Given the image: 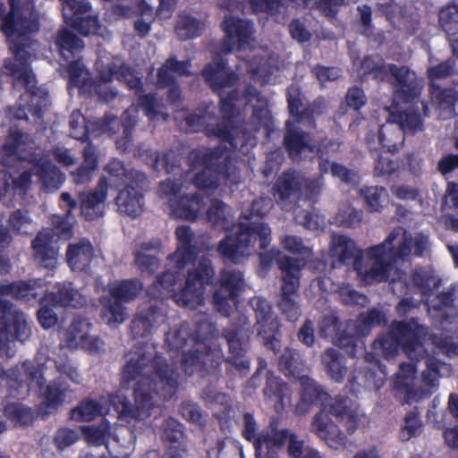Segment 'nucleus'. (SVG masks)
Returning a JSON list of instances; mask_svg holds the SVG:
<instances>
[{"label": "nucleus", "mask_w": 458, "mask_h": 458, "mask_svg": "<svg viewBox=\"0 0 458 458\" xmlns=\"http://www.w3.org/2000/svg\"><path fill=\"white\" fill-rule=\"evenodd\" d=\"M54 43L59 55L67 62L72 60L85 47L84 41L68 28H60L55 35Z\"/></svg>", "instance_id": "40"}, {"label": "nucleus", "mask_w": 458, "mask_h": 458, "mask_svg": "<svg viewBox=\"0 0 458 458\" xmlns=\"http://www.w3.org/2000/svg\"><path fill=\"white\" fill-rule=\"evenodd\" d=\"M137 113L136 108L129 107L123 113L121 119L112 114H106L95 124L101 132L114 134L119 126L122 125L123 134H132V130L138 122Z\"/></svg>", "instance_id": "38"}, {"label": "nucleus", "mask_w": 458, "mask_h": 458, "mask_svg": "<svg viewBox=\"0 0 458 458\" xmlns=\"http://www.w3.org/2000/svg\"><path fill=\"white\" fill-rule=\"evenodd\" d=\"M386 244H377L371 246L367 250L368 258L373 261L371 267L364 269L362 263V274L358 275L365 284H373L374 282L386 281L388 272L394 263L386 253Z\"/></svg>", "instance_id": "27"}, {"label": "nucleus", "mask_w": 458, "mask_h": 458, "mask_svg": "<svg viewBox=\"0 0 458 458\" xmlns=\"http://www.w3.org/2000/svg\"><path fill=\"white\" fill-rule=\"evenodd\" d=\"M191 170L201 167L192 177V184L200 191H216L221 185L227 188L241 182L240 168L233 164L226 148H193L187 156Z\"/></svg>", "instance_id": "3"}, {"label": "nucleus", "mask_w": 458, "mask_h": 458, "mask_svg": "<svg viewBox=\"0 0 458 458\" xmlns=\"http://www.w3.org/2000/svg\"><path fill=\"white\" fill-rule=\"evenodd\" d=\"M47 290V283L43 278L0 283V295L9 296L29 306L45 303Z\"/></svg>", "instance_id": "14"}, {"label": "nucleus", "mask_w": 458, "mask_h": 458, "mask_svg": "<svg viewBox=\"0 0 458 458\" xmlns=\"http://www.w3.org/2000/svg\"><path fill=\"white\" fill-rule=\"evenodd\" d=\"M191 60L179 61L174 55L169 56L157 69V87L164 89L169 84L174 83V81H176L174 74L184 77L191 76Z\"/></svg>", "instance_id": "39"}, {"label": "nucleus", "mask_w": 458, "mask_h": 458, "mask_svg": "<svg viewBox=\"0 0 458 458\" xmlns=\"http://www.w3.org/2000/svg\"><path fill=\"white\" fill-rule=\"evenodd\" d=\"M210 356H212L210 349L206 346L205 341L194 344L188 350H183L180 360L181 369L189 377L196 372L210 373L206 368L207 360H209ZM210 360L214 369L212 373L219 372L221 358L218 357L217 360L210 359Z\"/></svg>", "instance_id": "24"}, {"label": "nucleus", "mask_w": 458, "mask_h": 458, "mask_svg": "<svg viewBox=\"0 0 458 458\" xmlns=\"http://www.w3.org/2000/svg\"><path fill=\"white\" fill-rule=\"evenodd\" d=\"M398 233L392 231L388 236L380 244H386V253L395 264L399 259H404L409 257L412 249V238L404 233L397 248L394 247V242L396 240Z\"/></svg>", "instance_id": "57"}, {"label": "nucleus", "mask_w": 458, "mask_h": 458, "mask_svg": "<svg viewBox=\"0 0 458 458\" xmlns=\"http://www.w3.org/2000/svg\"><path fill=\"white\" fill-rule=\"evenodd\" d=\"M405 140V135L402 127L397 126L394 122H387L380 125L377 134L373 131L367 133L365 141L367 148L370 152L386 150V152L394 153L403 147Z\"/></svg>", "instance_id": "19"}, {"label": "nucleus", "mask_w": 458, "mask_h": 458, "mask_svg": "<svg viewBox=\"0 0 458 458\" xmlns=\"http://www.w3.org/2000/svg\"><path fill=\"white\" fill-rule=\"evenodd\" d=\"M393 94L396 100L405 104L419 101L423 89V81L408 66L391 64Z\"/></svg>", "instance_id": "16"}, {"label": "nucleus", "mask_w": 458, "mask_h": 458, "mask_svg": "<svg viewBox=\"0 0 458 458\" xmlns=\"http://www.w3.org/2000/svg\"><path fill=\"white\" fill-rule=\"evenodd\" d=\"M267 400L274 403L275 410L279 412L284 409V399L290 394L289 386L273 371H267L266 375V385L263 389Z\"/></svg>", "instance_id": "43"}, {"label": "nucleus", "mask_w": 458, "mask_h": 458, "mask_svg": "<svg viewBox=\"0 0 458 458\" xmlns=\"http://www.w3.org/2000/svg\"><path fill=\"white\" fill-rule=\"evenodd\" d=\"M390 122L402 127L403 133L414 134L423 130V121L420 114L413 110L390 112Z\"/></svg>", "instance_id": "58"}, {"label": "nucleus", "mask_w": 458, "mask_h": 458, "mask_svg": "<svg viewBox=\"0 0 458 458\" xmlns=\"http://www.w3.org/2000/svg\"><path fill=\"white\" fill-rule=\"evenodd\" d=\"M93 257V247L89 241L70 244L66 250V260L72 270L84 271Z\"/></svg>", "instance_id": "48"}, {"label": "nucleus", "mask_w": 458, "mask_h": 458, "mask_svg": "<svg viewBox=\"0 0 458 458\" xmlns=\"http://www.w3.org/2000/svg\"><path fill=\"white\" fill-rule=\"evenodd\" d=\"M46 298L45 303H50L53 307L78 309L86 303L83 295L69 281L57 282L51 292L47 289Z\"/></svg>", "instance_id": "35"}, {"label": "nucleus", "mask_w": 458, "mask_h": 458, "mask_svg": "<svg viewBox=\"0 0 458 458\" xmlns=\"http://www.w3.org/2000/svg\"><path fill=\"white\" fill-rule=\"evenodd\" d=\"M278 367L285 377L301 379L303 377L305 362L299 351L293 348H285L279 357Z\"/></svg>", "instance_id": "51"}, {"label": "nucleus", "mask_w": 458, "mask_h": 458, "mask_svg": "<svg viewBox=\"0 0 458 458\" xmlns=\"http://www.w3.org/2000/svg\"><path fill=\"white\" fill-rule=\"evenodd\" d=\"M203 23L191 14L181 15L174 27L177 38L182 40H189L201 35Z\"/></svg>", "instance_id": "59"}, {"label": "nucleus", "mask_w": 458, "mask_h": 458, "mask_svg": "<svg viewBox=\"0 0 458 458\" xmlns=\"http://www.w3.org/2000/svg\"><path fill=\"white\" fill-rule=\"evenodd\" d=\"M438 21L441 29L448 36L458 34V4H450L439 11Z\"/></svg>", "instance_id": "63"}, {"label": "nucleus", "mask_w": 458, "mask_h": 458, "mask_svg": "<svg viewBox=\"0 0 458 458\" xmlns=\"http://www.w3.org/2000/svg\"><path fill=\"white\" fill-rule=\"evenodd\" d=\"M31 335V328L23 311L9 300L0 297V358L15 354L13 342L24 343Z\"/></svg>", "instance_id": "6"}, {"label": "nucleus", "mask_w": 458, "mask_h": 458, "mask_svg": "<svg viewBox=\"0 0 458 458\" xmlns=\"http://www.w3.org/2000/svg\"><path fill=\"white\" fill-rule=\"evenodd\" d=\"M300 382V401L296 405V413L304 415L311 405H319L325 411L326 403L330 399V395L325 388L313 378L306 376L301 377Z\"/></svg>", "instance_id": "31"}, {"label": "nucleus", "mask_w": 458, "mask_h": 458, "mask_svg": "<svg viewBox=\"0 0 458 458\" xmlns=\"http://www.w3.org/2000/svg\"><path fill=\"white\" fill-rule=\"evenodd\" d=\"M65 23L84 37L99 35L101 23L98 16L91 13L87 0H67L63 7Z\"/></svg>", "instance_id": "13"}, {"label": "nucleus", "mask_w": 458, "mask_h": 458, "mask_svg": "<svg viewBox=\"0 0 458 458\" xmlns=\"http://www.w3.org/2000/svg\"><path fill=\"white\" fill-rule=\"evenodd\" d=\"M310 427L311 431L323 439L329 447L338 450L345 446L347 441L345 434L323 410L314 415Z\"/></svg>", "instance_id": "30"}, {"label": "nucleus", "mask_w": 458, "mask_h": 458, "mask_svg": "<svg viewBox=\"0 0 458 458\" xmlns=\"http://www.w3.org/2000/svg\"><path fill=\"white\" fill-rule=\"evenodd\" d=\"M372 348L386 360L395 357L401 349L397 337L392 334L390 327L386 334L379 336L372 344Z\"/></svg>", "instance_id": "61"}, {"label": "nucleus", "mask_w": 458, "mask_h": 458, "mask_svg": "<svg viewBox=\"0 0 458 458\" xmlns=\"http://www.w3.org/2000/svg\"><path fill=\"white\" fill-rule=\"evenodd\" d=\"M182 428L183 426L178 420L168 417L165 419L160 425V438L164 443H169L171 445L181 444L184 436Z\"/></svg>", "instance_id": "62"}, {"label": "nucleus", "mask_w": 458, "mask_h": 458, "mask_svg": "<svg viewBox=\"0 0 458 458\" xmlns=\"http://www.w3.org/2000/svg\"><path fill=\"white\" fill-rule=\"evenodd\" d=\"M132 174L135 182H129L123 190L119 191L114 201L119 213L136 218L143 212L144 195L141 190L146 186L148 179L144 173Z\"/></svg>", "instance_id": "17"}, {"label": "nucleus", "mask_w": 458, "mask_h": 458, "mask_svg": "<svg viewBox=\"0 0 458 458\" xmlns=\"http://www.w3.org/2000/svg\"><path fill=\"white\" fill-rule=\"evenodd\" d=\"M69 391V384L62 377H57L47 385L43 394V405L48 412L56 411L64 404Z\"/></svg>", "instance_id": "45"}, {"label": "nucleus", "mask_w": 458, "mask_h": 458, "mask_svg": "<svg viewBox=\"0 0 458 458\" xmlns=\"http://www.w3.org/2000/svg\"><path fill=\"white\" fill-rule=\"evenodd\" d=\"M32 57H29L28 63L22 61H9L4 67L10 74L15 77L25 88L16 105L11 106L6 110V115L13 120H28V113L38 119L44 115L46 107L49 104L48 92L37 86L35 75L30 69Z\"/></svg>", "instance_id": "4"}, {"label": "nucleus", "mask_w": 458, "mask_h": 458, "mask_svg": "<svg viewBox=\"0 0 458 458\" xmlns=\"http://www.w3.org/2000/svg\"><path fill=\"white\" fill-rule=\"evenodd\" d=\"M143 283L139 278L123 279L109 288V294L123 303L134 301L142 292Z\"/></svg>", "instance_id": "54"}, {"label": "nucleus", "mask_w": 458, "mask_h": 458, "mask_svg": "<svg viewBox=\"0 0 458 458\" xmlns=\"http://www.w3.org/2000/svg\"><path fill=\"white\" fill-rule=\"evenodd\" d=\"M99 302L102 306L101 318L103 321L110 327L122 324L126 317V308L123 302L118 299L109 296H101Z\"/></svg>", "instance_id": "52"}, {"label": "nucleus", "mask_w": 458, "mask_h": 458, "mask_svg": "<svg viewBox=\"0 0 458 458\" xmlns=\"http://www.w3.org/2000/svg\"><path fill=\"white\" fill-rule=\"evenodd\" d=\"M6 377L9 387L15 389L24 386L28 389L33 387L42 389L46 383L43 376V365L34 360H25L21 365L7 370Z\"/></svg>", "instance_id": "25"}, {"label": "nucleus", "mask_w": 458, "mask_h": 458, "mask_svg": "<svg viewBox=\"0 0 458 458\" xmlns=\"http://www.w3.org/2000/svg\"><path fill=\"white\" fill-rule=\"evenodd\" d=\"M304 177L294 170H287L276 179L273 187L274 196L278 202H296L302 194Z\"/></svg>", "instance_id": "33"}, {"label": "nucleus", "mask_w": 458, "mask_h": 458, "mask_svg": "<svg viewBox=\"0 0 458 458\" xmlns=\"http://www.w3.org/2000/svg\"><path fill=\"white\" fill-rule=\"evenodd\" d=\"M174 265L175 268L174 271H164L148 286L146 293L150 299L165 300L168 296L173 297L174 293H175L174 288L180 279L181 270L183 269L178 268L174 263Z\"/></svg>", "instance_id": "41"}, {"label": "nucleus", "mask_w": 458, "mask_h": 458, "mask_svg": "<svg viewBox=\"0 0 458 458\" xmlns=\"http://www.w3.org/2000/svg\"><path fill=\"white\" fill-rule=\"evenodd\" d=\"M287 110L294 126L302 125L307 129H317V119L327 112V102L318 97L311 102H304L301 88L292 84L286 89Z\"/></svg>", "instance_id": "9"}, {"label": "nucleus", "mask_w": 458, "mask_h": 458, "mask_svg": "<svg viewBox=\"0 0 458 458\" xmlns=\"http://www.w3.org/2000/svg\"><path fill=\"white\" fill-rule=\"evenodd\" d=\"M328 409L325 412L334 416L338 421L344 422L349 435H352L359 426V413L356 409L352 407V400L347 396L336 395L335 398L329 399Z\"/></svg>", "instance_id": "37"}, {"label": "nucleus", "mask_w": 458, "mask_h": 458, "mask_svg": "<svg viewBox=\"0 0 458 458\" xmlns=\"http://www.w3.org/2000/svg\"><path fill=\"white\" fill-rule=\"evenodd\" d=\"M391 64H386L379 54L366 55L360 61L359 72L363 78H371L374 81H387L391 76Z\"/></svg>", "instance_id": "42"}, {"label": "nucleus", "mask_w": 458, "mask_h": 458, "mask_svg": "<svg viewBox=\"0 0 458 458\" xmlns=\"http://www.w3.org/2000/svg\"><path fill=\"white\" fill-rule=\"evenodd\" d=\"M160 248V242L149 241L142 242L134 254V263L141 272L154 274L159 267V259L156 253Z\"/></svg>", "instance_id": "44"}, {"label": "nucleus", "mask_w": 458, "mask_h": 458, "mask_svg": "<svg viewBox=\"0 0 458 458\" xmlns=\"http://www.w3.org/2000/svg\"><path fill=\"white\" fill-rule=\"evenodd\" d=\"M394 334L401 344L402 351L411 361H420L426 354L424 341L428 338V327L420 324L417 318L407 320H394L390 324Z\"/></svg>", "instance_id": "11"}, {"label": "nucleus", "mask_w": 458, "mask_h": 458, "mask_svg": "<svg viewBox=\"0 0 458 458\" xmlns=\"http://www.w3.org/2000/svg\"><path fill=\"white\" fill-rule=\"evenodd\" d=\"M166 320V313L161 307L150 304L138 312L131 322V332L133 339L146 338Z\"/></svg>", "instance_id": "26"}, {"label": "nucleus", "mask_w": 458, "mask_h": 458, "mask_svg": "<svg viewBox=\"0 0 458 458\" xmlns=\"http://www.w3.org/2000/svg\"><path fill=\"white\" fill-rule=\"evenodd\" d=\"M223 337L226 340L229 354L224 359L238 372H247L250 369V360L248 357V338L245 337L243 328H225Z\"/></svg>", "instance_id": "20"}, {"label": "nucleus", "mask_w": 458, "mask_h": 458, "mask_svg": "<svg viewBox=\"0 0 458 458\" xmlns=\"http://www.w3.org/2000/svg\"><path fill=\"white\" fill-rule=\"evenodd\" d=\"M4 412L7 419L19 426L31 425L35 419L33 410L20 403H6Z\"/></svg>", "instance_id": "60"}, {"label": "nucleus", "mask_w": 458, "mask_h": 458, "mask_svg": "<svg viewBox=\"0 0 458 458\" xmlns=\"http://www.w3.org/2000/svg\"><path fill=\"white\" fill-rule=\"evenodd\" d=\"M236 232L223 238L217 247L218 255L225 260L238 263L245 257L256 242L259 250H267L271 242V229L264 222L242 223L236 225Z\"/></svg>", "instance_id": "5"}, {"label": "nucleus", "mask_w": 458, "mask_h": 458, "mask_svg": "<svg viewBox=\"0 0 458 458\" xmlns=\"http://www.w3.org/2000/svg\"><path fill=\"white\" fill-rule=\"evenodd\" d=\"M52 230H44L37 233L31 242L34 260L45 268H55L58 250L53 242L54 233L58 237H70L72 225L65 217L54 216L52 218Z\"/></svg>", "instance_id": "10"}, {"label": "nucleus", "mask_w": 458, "mask_h": 458, "mask_svg": "<svg viewBox=\"0 0 458 458\" xmlns=\"http://www.w3.org/2000/svg\"><path fill=\"white\" fill-rule=\"evenodd\" d=\"M239 129L233 122L224 121L216 124H209L206 128V136L208 138H216L221 143H228L233 149H241L243 147L238 137Z\"/></svg>", "instance_id": "46"}, {"label": "nucleus", "mask_w": 458, "mask_h": 458, "mask_svg": "<svg viewBox=\"0 0 458 458\" xmlns=\"http://www.w3.org/2000/svg\"><path fill=\"white\" fill-rule=\"evenodd\" d=\"M215 271L208 259H202L198 266L188 272L185 285L173 294L174 301L181 307L191 310L204 303L205 287L212 283Z\"/></svg>", "instance_id": "8"}, {"label": "nucleus", "mask_w": 458, "mask_h": 458, "mask_svg": "<svg viewBox=\"0 0 458 458\" xmlns=\"http://www.w3.org/2000/svg\"><path fill=\"white\" fill-rule=\"evenodd\" d=\"M283 145L289 158L293 161L301 160L305 151L313 152L310 133L294 126L293 122L284 123Z\"/></svg>", "instance_id": "32"}, {"label": "nucleus", "mask_w": 458, "mask_h": 458, "mask_svg": "<svg viewBox=\"0 0 458 458\" xmlns=\"http://www.w3.org/2000/svg\"><path fill=\"white\" fill-rule=\"evenodd\" d=\"M386 316L384 311L371 308L367 311L360 312L353 322V327L358 335L368 336L372 328L385 326Z\"/></svg>", "instance_id": "49"}, {"label": "nucleus", "mask_w": 458, "mask_h": 458, "mask_svg": "<svg viewBox=\"0 0 458 458\" xmlns=\"http://www.w3.org/2000/svg\"><path fill=\"white\" fill-rule=\"evenodd\" d=\"M221 29L226 38L221 47L225 54L233 51L235 43L238 49L245 48L253 34V23L250 21L233 15L225 16L221 22Z\"/></svg>", "instance_id": "22"}, {"label": "nucleus", "mask_w": 458, "mask_h": 458, "mask_svg": "<svg viewBox=\"0 0 458 458\" xmlns=\"http://www.w3.org/2000/svg\"><path fill=\"white\" fill-rule=\"evenodd\" d=\"M203 324H198L194 333L191 332L189 325L184 322L174 326L169 329L165 335V344L170 351L183 352L187 347H191L194 344L206 341L208 337L200 335V329Z\"/></svg>", "instance_id": "34"}, {"label": "nucleus", "mask_w": 458, "mask_h": 458, "mask_svg": "<svg viewBox=\"0 0 458 458\" xmlns=\"http://www.w3.org/2000/svg\"><path fill=\"white\" fill-rule=\"evenodd\" d=\"M282 271L283 284L278 308L288 321L294 322L301 315L298 289L300 287L301 270L304 266L302 259L283 256L276 260Z\"/></svg>", "instance_id": "7"}, {"label": "nucleus", "mask_w": 458, "mask_h": 458, "mask_svg": "<svg viewBox=\"0 0 458 458\" xmlns=\"http://www.w3.org/2000/svg\"><path fill=\"white\" fill-rule=\"evenodd\" d=\"M174 233L177 239V248L174 253L168 256V259L178 268H184L197 259L199 250L193 243L195 234L189 225L177 226Z\"/></svg>", "instance_id": "29"}, {"label": "nucleus", "mask_w": 458, "mask_h": 458, "mask_svg": "<svg viewBox=\"0 0 458 458\" xmlns=\"http://www.w3.org/2000/svg\"><path fill=\"white\" fill-rule=\"evenodd\" d=\"M36 174L42 182L43 189L47 192L58 190L64 181L61 170L50 162L38 163L36 165Z\"/></svg>", "instance_id": "53"}, {"label": "nucleus", "mask_w": 458, "mask_h": 458, "mask_svg": "<svg viewBox=\"0 0 458 458\" xmlns=\"http://www.w3.org/2000/svg\"><path fill=\"white\" fill-rule=\"evenodd\" d=\"M253 309L256 316V330L263 339V344L267 350L277 354L282 347L279 339V324L273 318L272 307L263 298H257L253 302Z\"/></svg>", "instance_id": "15"}, {"label": "nucleus", "mask_w": 458, "mask_h": 458, "mask_svg": "<svg viewBox=\"0 0 458 458\" xmlns=\"http://www.w3.org/2000/svg\"><path fill=\"white\" fill-rule=\"evenodd\" d=\"M107 190L108 182L103 176L99 178L95 189L78 192L80 213L86 221H94L104 216Z\"/></svg>", "instance_id": "21"}, {"label": "nucleus", "mask_w": 458, "mask_h": 458, "mask_svg": "<svg viewBox=\"0 0 458 458\" xmlns=\"http://www.w3.org/2000/svg\"><path fill=\"white\" fill-rule=\"evenodd\" d=\"M287 454L290 458H325L317 449L305 446L304 440L293 434L287 445Z\"/></svg>", "instance_id": "64"}, {"label": "nucleus", "mask_w": 458, "mask_h": 458, "mask_svg": "<svg viewBox=\"0 0 458 458\" xmlns=\"http://www.w3.org/2000/svg\"><path fill=\"white\" fill-rule=\"evenodd\" d=\"M207 219L214 228L221 231L229 232L234 226L230 207L218 199L211 200L207 211Z\"/></svg>", "instance_id": "47"}, {"label": "nucleus", "mask_w": 458, "mask_h": 458, "mask_svg": "<svg viewBox=\"0 0 458 458\" xmlns=\"http://www.w3.org/2000/svg\"><path fill=\"white\" fill-rule=\"evenodd\" d=\"M330 251L340 265H352L357 275L362 274L364 253L352 238L343 234L335 237Z\"/></svg>", "instance_id": "28"}, {"label": "nucleus", "mask_w": 458, "mask_h": 458, "mask_svg": "<svg viewBox=\"0 0 458 458\" xmlns=\"http://www.w3.org/2000/svg\"><path fill=\"white\" fill-rule=\"evenodd\" d=\"M70 419L79 422H90L103 415L102 404L91 398H83L70 411Z\"/></svg>", "instance_id": "56"}, {"label": "nucleus", "mask_w": 458, "mask_h": 458, "mask_svg": "<svg viewBox=\"0 0 458 458\" xmlns=\"http://www.w3.org/2000/svg\"><path fill=\"white\" fill-rule=\"evenodd\" d=\"M201 76L217 95H221L225 89L235 86L240 80L238 74L228 66L227 60L222 56L215 57L212 62L205 64Z\"/></svg>", "instance_id": "18"}, {"label": "nucleus", "mask_w": 458, "mask_h": 458, "mask_svg": "<svg viewBox=\"0 0 458 458\" xmlns=\"http://www.w3.org/2000/svg\"><path fill=\"white\" fill-rule=\"evenodd\" d=\"M429 94L432 102L441 109H454L458 102V81L453 82L447 88L431 82L429 84Z\"/></svg>", "instance_id": "55"}, {"label": "nucleus", "mask_w": 458, "mask_h": 458, "mask_svg": "<svg viewBox=\"0 0 458 458\" xmlns=\"http://www.w3.org/2000/svg\"><path fill=\"white\" fill-rule=\"evenodd\" d=\"M179 373L167 360L150 352H136L122 370V384L136 381L133 388L135 404L126 398L117 405L119 418L128 422L143 420L156 406V397L170 401L179 390Z\"/></svg>", "instance_id": "1"}, {"label": "nucleus", "mask_w": 458, "mask_h": 458, "mask_svg": "<svg viewBox=\"0 0 458 458\" xmlns=\"http://www.w3.org/2000/svg\"><path fill=\"white\" fill-rule=\"evenodd\" d=\"M212 302L221 315L228 317L232 310L231 302L236 304L245 289L244 275L238 269H223L214 285Z\"/></svg>", "instance_id": "12"}, {"label": "nucleus", "mask_w": 458, "mask_h": 458, "mask_svg": "<svg viewBox=\"0 0 458 458\" xmlns=\"http://www.w3.org/2000/svg\"><path fill=\"white\" fill-rule=\"evenodd\" d=\"M204 206L203 197L195 192L183 194L169 200L171 216L181 220L194 222Z\"/></svg>", "instance_id": "36"}, {"label": "nucleus", "mask_w": 458, "mask_h": 458, "mask_svg": "<svg viewBox=\"0 0 458 458\" xmlns=\"http://www.w3.org/2000/svg\"><path fill=\"white\" fill-rule=\"evenodd\" d=\"M10 10L6 13L0 2V30L5 36L15 61L28 63L39 43L34 38L40 24L33 0H8Z\"/></svg>", "instance_id": "2"}, {"label": "nucleus", "mask_w": 458, "mask_h": 458, "mask_svg": "<svg viewBox=\"0 0 458 458\" xmlns=\"http://www.w3.org/2000/svg\"><path fill=\"white\" fill-rule=\"evenodd\" d=\"M291 433L287 428L270 427L259 431V437L251 443L256 458H279V451L290 442Z\"/></svg>", "instance_id": "23"}, {"label": "nucleus", "mask_w": 458, "mask_h": 458, "mask_svg": "<svg viewBox=\"0 0 458 458\" xmlns=\"http://www.w3.org/2000/svg\"><path fill=\"white\" fill-rule=\"evenodd\" d=\"M327 375L335 382H342L346 375L347 367L344 356L335 348H327L321 355Z\"/></svg>", "instance_id": "50"}]
</instances>
